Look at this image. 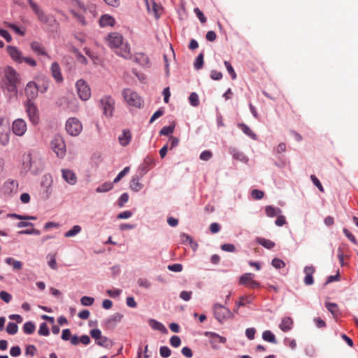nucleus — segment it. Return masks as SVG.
<instances>
[{
  "label": "nucleus",
  "instance_id": "1",
  "mask_svg": "<svg viewBox=\"0 0 358 358\" xmlns=\"http://www.w3.org/2000/svg\"><path fill=\"white\" fill-rule=\"evenodd\" d=\"M44 162L37 152H28L22 155V169L26 172L38 175L44 170Z\"/></svg>",
  "mask_w": 358,
  "mask_h": 358
},
{
  "label": "nucleus",
  "instance_id": "2",
  "mask_svg": "<svg viewBox=\"0 0 358 358\" xmlns=\"http://www.w3.org/2000/svg\"><path fill=\"white\" fill-rule=\"evenodd\" d=\"M108 45L112 49H116L115 52L126 59L131 58L130 47L128 43L124 42L122 34L113 32L108 35Z\"/></svg>",
  "mask_w": 358,
  "mask_h": 358
},
{
  "label": "nucleus",
  "instance_id": "3",
  "mask_svg": "<svg viewBox=\"0 0 358 358\" xmlns=\"http://www.w3.org/2000/svg\"><path fill=\"white\" fill-rule=\"evenodd\" d=\"M3 77L6 80L4 85L8 92L11 96H17V85L20 83V75L11 66H7L3 69Z\"/></svg>",
  "mask_w": 358,
  "mask_h": 358
},
{
  "label": "nucleus",
  "instance_id": "4",
  "mask_svg": "<svg viewBox=\"0 0 358 358\" xmlns=\"http://www.w3.org/2000/svg\"><path fill=\"white\" fill-rule=\"evenodd\" d=\"M215 318L221 324L226 320L234 317L233 313L227 307L220 303H215L213 306Z\"/></svg>",
  "mask_w": 358,
  "mask_h": 358
},
{
  "label": "nucleus",
  "instance_id": "5",
  "mask_svg": "<svg viewBox=\"0 0 358 358\" xmlns=\"http://www.w3.org/2000/svg\"><path fill=\"white\" fill-rule=\"evenodd\" d=\"M50 146L57 157L62 159L66 155V145L61 135L56 134L53 137L50 142Z\"/></svg>",
  "mask_w": 358,
  "mask_h": 358
},
{
  "label": "nucleus",
  "instance_id": "6",
  "mask_svg": "<svg viewBox=\"0 0 358 358\" xmlns=\"http://www.w3.org/2000/svg\"><path fill=\"white\" fill-rule=\"evenodd\" d=\"M24 106L30 122L33 125H37L40 122V113L37 106L30 100H27Z\"/></svg>",
  "mask_w": 358,
  "mask_h": 358
},
{
  "label": "nucleus",
  "instance_id": "7",
  "mask_svg": "<svg viewBox=\"0 0 358 358\" xmlns=\"http://www.w3.org/2000/svg\"><path fill=\"white\" fill-rule=\"evenodd\" d=\"M122 96L125 101L129 106H134L136 108H141L143 101L141 98L136 92L130 89H124L122 91Z\"/></svg>",
  "mask_w": 358,
  "mask_h": 358
},
{
  "label": "nucleus",
  "instance_id": "8",
  "mask_svg": "<svg viewBox=\"0 0 358 358\" xmlns=\"http://www.w3.org/2000/svg\"><path fill=\"white\" fill-rule=\"evenodd\" d=\"M83 126L76 117L69 118L66 122V132L72 136H77L82 131Z\"/></svg>",
  "mask_w": 358,
  "mask_h": 358
},
{
  "label": "nucleus",
  "instance_id": "9",
  "mask_svg": "<svg viewBox=\"0 0 358 358\" xmlns=\"http://www.w3.org/2000/svg\"><path fill=\"white\" fill-rule=\"evenodd\" d=\"M100 105L103 114L107 117H112L115 108V100L110 96L106 95L100 99Z\"/></svg>",
  "mask_w": 358,
  "mask_h": 358
},
{
  "label": "nucleus",
  "instance_id": "10",
  "mask_svg": "<svg viewBox=\"0 0 358 358\" xmlns=\"http://www.w3.org/2000/svg\"><path fill=\"white\" fill-rule=\"evenodd\" d=\"M76 87L77 90V93L82 100L87 101L90 98V87L84 80H78L76 83Z\"/></svg>",
  "mask_w": 358,
  "mask_h": 358
},
{
  "label": "nucleus",
  "instance_id": "11",
  "mask_svg": "<svg viewBox=\"0 0 358 358\" xmlns=\"http://www.w3.org/2000/svg\"><path fill=\"white\" fill-rule=\"evenodd\" d=\"M155 160L150 156H147L143 162L139 165L138 173L141 177H143L151 169L155 166Z\"/></svg>",
  "mask_w": 358,
  "mask_h": 358
},
{
  "label": "nucleus",
  "instance_id": "12",
  "mask_svg": "<svg viewBox=\"0 0 358 358\" xmlns=\"http://www.w3.org/2000/svg\"><path fill=\"white\" fill-rule=\"evenodd\" d=\"M27 123L22 118H17L13 122L12 131L17 136H22L27 131Z\"/></svg>",
  "mask_w": 358,
  "mask_h": 358
},
{
  "label": "nucleus",
  "instance_id": "13",
  "mask_svg": "<svg viewBox=\"0 0 358 358\" xmlns=\"http://www.w3.org/2000/svg\"><path fill=\"white\" fill-rule=\"evenodd\" d=\"M38 17V20L43 24L47 25L49 27H53L57 24V20L54 16L51 15H47L43 9H40L35 13Z\"/></svg>",
  "mask_w": 358,
  "mask_h": 358
},
{
  "label": "nucleus",
  "instance_id": "14",
  "mask_svg": "<svg viewBox=\"0 0 358 358\" xmlns=\"http://www.w3.org/2000/svg\"><path fill=\"white\" fill-rule=\"evenodd\" d=\"M18 188V182L15 180L8 179L3 185L2 192L3 194L10 196L15 193Z\"/></svg>",
  "mask_w": 358,
  "mask_h": 358
},
{
  "label": "nucleus",
  "instance_id": "15",
  "mask_svg": "<svg viewBox=\"0 0 358 358\" xmlns=\"http://www.w3.org/2000/svg\"><path fill=\"white\" fill-rule=\"evenodd\" d=\"M38 94V88L37 83L34 81H29L25 87V94L27 100L32 101L36 99Z\"/></svg>",
  "mask_w": 358,
  "mask_h": 358
},
{
  "label": "nucleus",
  "instance_id": "16",
  "mask_svg": "<svg viewBox=\"0 0 358 358\" xmlns=\"http://www.w3.org/2000/svg\"><path fill=\"white\" fill-rule=\"evenodd\" d=\"M203 334L205 336L210 338V343L213 348H218V343L224 344L227 342L225 337L221 336L215 332L205 331Z\"/></svg>",
  "mask_w": 358,
  "mask_h": 358
},
{
  "label": "nucleus",
  "instance_id": "17",
  "mask_svg": "<svg viewBox=\"0 0 358 358\" xmlns=\"http://www.w3.org/2000/svg\"><path fill=\"white\" fill-rule=\"evenodd\" d=\"M10 141V129L2 124L0 120V143L5 146L8 144Z\"/></svg>",
  "mask_w": 358,
  "mask_h": 358
},
{
  "label": "nucleus",
  "instance_id": "18",
  "mask_svg": "<svg viewBox=\"0 0 358 358\" xmlns=\"http://www.w3.org/2000/svg\"><path fill=\"white\" fill-rule=\"evenodd\" d=\"M123 317V315L119 313H116L107 318L104 321V324L106 329H113L115 327L117 324L120 322Z\"/></svg>",
  "mask_w": 358,
  "mask_h": 358
},
{
  "label": "nucleus",
  "instance_id": "19",
  "mask_svg": "<svg viewBox=\"0 0 358 358\" xmlns=\"http://www.w3.org/2000/svg\"><path fill=\"white\" fill-rule=\"evenodd\" d=\"M7 52L13 60L18 64H22V52L15 46L8 45Z\"/></svg>",
  "mask_w": 358,
  "mask_h": 358
},
{
  "label": "nucleus",
  "instance_id": "20",
  "mask_svg": "<svg viewBox=\"0 0 358 358\" xmlns=\"http://www.w3.org/2000/svg\"><path fill=\"white\" fill-rule=\"evenodd\" d=\"M315 271V268L313 266H306L304 267L303 272L306 273V276L303 282L306 285H312L314 283L313 275Z\"/></svg>",
  "mask_w": 358,
  "mask_h": 358
},
{
  "label": "nucleus",
  "instance_id": "21",
  "mask_svg": "<svg viewBox=\"0 0 358 358\" xmlns=\"http://www.w3.org/2000/svg\"><path fill=\"white\" fill-rule=\"evenodd\" d=\"M229 152L232 155L233 158L236 160L241 161L245 164L248 162V158L244 155V153L239 151L234 147H229Z\"/></svg>",
  "mask_w": 358,
  "mask_h": 358
},
{
  "label": "nucleus",
  "instance_id": "22",
  "mask_svg": "<svg viewBox=\"0 0 358 358\" xmlns=\"http://www.w3.org/2000/svg\"><path fill=\"white\" fill-rule=\"evenodd\" d=\"M43 178L44 180L43 181V185L45 187L43 193L45 194V199H48L52 194L51 185L52 183V180L50 175H45Z\"/></svg>",
  "mask_w": 358,
  "mask_h": 358
},
{
  "label": "nucleus",
  "instance_id": "23",
  "mask_svg": "<svg viewBox=\"0 0 358 358\" xmlns=\"http://www.w3.org/2000/svg\"><path fill=\"white\" fill-rule=\"evenodd\" d=\"M62 178L70 185H75L77 182L76 174L69 169H62Z\"/></svg>",
  "mask_w": 358,
  "mask_h": 358
},
{
  "label": "nucleus",
  "instance_id": "24",
  "mask_svg": "<svg viewBox=\"0 0 358 358\" xmlns=\"http://www.w3.org/2000/svg\"><path fill=\"white\" fill-rule=\"evenodd\" d=\"M99 22V25L101 27H105L108 26L113 27L115 24V18L113 16L108 14L101 15Z\"/></svg>",
  "mask_w": 358,
  "mask_h": 358
},
{
  "label": "nucleus",
  "instance_id": "25",
  "mask_svg": "<svg viewBox=\"0 0 358 358\" xmlns=\"http://www.w3.org/2000/svg\"><path fill=\"white\" fill-rule=\"evenodd\" d=\"M293 320L290 317H286L282 319L279 328L283 332H287L293 328Z\"/></svg>",
  "mask_w": 358,
  "mask_h": 358
},
{
  "label": "nucleus",
  "instance_id": "26",
  "mask_svg": "<svg viewBox=\"0 0 358 358\" xmlns=\"http://www.w3.org/2000/svg\"><path fill=\"white\" fill-rule=\"evenodd\" d=\"M52 76L57 83L63 80L59 65L57 62H53L51 65Z\"/></svg>",
  "mask_w": 358,
  "mask_h": 358
},
{
  "label": "nucleus",
  "instance_id": "27",
  "mask_svg": "<svg viewBox=\"0 0 358 358\" xmlns=\"http://www.w3.org/2000/svg\"><path fill=\"white\" fill-rule=\"evenodd\" d=\"M134 61L142 66H146L149 63V58L145 54L138 52L134 55Z\"/></svg>",
  "mask_w": 358,
  "mask_h": 358
},
{
  "label": "nucleus",
  "instance_id": "28",
  "mask_svg": "<svg viewBox=\"0 0 358 358\" xmlns=\"http://www.w3.org/2000/svg\"><path fill=\"white\" fill-rule=\"evenodd\" d=\"M118 140L121 145L127 146L131 140V134L129 129H124L122 134L118 137Z\"/></svg>",
  "mask_w": 358,
  "mask_h": 358
},
{
  "label": "nucleus",
  "instance_id": "29",
  "mask_svg": "<svg viewBox=\"0 0 358 358\" xmlns=\"http://www.w3.org/2000/svg\"><path fill=\"white\" fill-rule=\"evenodd\" d=\"M31 48L38 55L48 56L43 45L38 41H33L31 43Z\"/></svg>",
  "mask_w": 358,
  "mask_h": 358
},
{
  "label": "nucleus",
  "instance_id": "30",
  "mask_svg": "<svg viewBox=\"0 0 358 358\" xmlns=\"http://www.w3.org/2000/svg\"><path fill=\"white\" fill-rule=\"evenodd\" d=\"M148 324L151 327V328L155 330H158L162 332L163 334H166L168 332V330L165 327V326L162 323L157 321L155 319H150L148 320Z\"/></svg>",
  "mask_w": 358,
  "mask_h": 358
},
{
  "label": "nucleus",
  "instance_id": "31",
  "mask_svg": "<svg viewBox=\"0 0 358 358\" xmlns=\"http://www.w3.org/2000/svg\"><path fill=\"white\" fill-rule=\"evenodd\" d=\"M142 177L138 175H135L132 177V179L131 180L130 183V187L131 189L134 192H139L143 187V184L139 182L140 179Z\"/></svg>",
  "mask_w": 358,
  "mask_h": 358
},
{
  "label": "nucleus",
  "instance_id": "32",
  "mask_svg": "<svg viewBox=\"0 0 358 358\" xmlns=\"http://www.w3.org/2000/svg\"><path fill=\"white\" fill-rule=\"evenodd\" d=\"M238 127L240 128L242 131L253 140L257 139V136L250 129V128L245 123H238Z\"/></svg>",
  "mask_w": 358,
  "mask_h": 358
},
{
  "label": "nucleus",
  "instance_id": "33",
  "mask_svg": "<svg viewBox=\"0 0 358 358\" xmlns=\"http://www.w3.org/2000/svg\"><path fill=\"white\" fill-rule=\"evenodd\" d=\"M255 241L264 248L271 250L275 246V243L271 240L262 237H257Z\"/></svg>",
  "mask_w": 358,
  "mask_h": 358
},
{
  "label": "nucleus",
  "instance_id": "34",
  "mask_svg": "<svg viewBox=\"0 0 358 358\" xmlns=\"http://www.w3.org/2000/svg\"><path fill=\"white\" fill-rule=\"evenodd\" d=\"M37 87L41 93L46 92L49 87V80L45 76L41 78V80H38Z\"/></svg>",
  "mask_w": 358,
  "mask_h": 358
},
{
  "label": "nucleus",
  "instance_id": "35",
  "mask_svg": "<svg viewBox=\"0 0 358 358\" xmlns=\"http://www.w3.org/2000/svg\"><path fill=\"white\" fill-rule=\"evenodd\" d=\"M282 212L281 209L278 207H273V206H267L265 208V213L268 217H273Z\"/></svg>",
  "mask_w": 358,
  "mask_h": 358
},
{
  "label": "nucleus",
  "instance_id": "36",
  "mask_svg": "<svg viewBox=\"0 0 358 358\" xmlns=\"http://www.w3.org/2000/svg\"><path fill=\"white\" fill-rule=\"evenodd\" d=\"M255 274L252 273H245L239 278V284L242 285H248L252 280H254Z\"/></svg>",
  "mask_w": 358,
  "mask_h": 358
},
{
  "label": "nucleus",
  "instance_id": "37",
  "mask_svg": "<svg viewBox=\"0 0 358 358\" xmlns=\"http://www.w3.org/2000/svg\"><path fill=\"white\" fill-rule=\"evenodd\" d=\"M5 262L13 266L14 270H20L22 267V264L20 261L16 260L13 257H7L5 259Z\"/></svg>",
  "mask_w": 358,
  "mask_h": 358
},
{
  "label": "nucleus",
  "instance_id": "38",
  "mask_svg": "<svg viewBox=\"0 0 358 358\" xmlns=\"http://www.w3.org/2000/svg\"><path fill=\"white\" fill-rule=\"evenodd\" d=\"M262 338L271 343H277L275 335L269 330H266L262 334Z\"/></svg>",
  "mask_w": 358,
  "mask_h": 358
},
{
  "label": "nucleus",
  "instance_id": "39",
  "mask_svg": "<svg viewBox=\"0 0 358 358\" xmlns=\"http://www.w3.org/2000/svg\"><path fill=\"white\" fill-rule=\"evenodd\" d=\"M23 331L26 334H31L35 331L36 326L31 321L26 322L22 327Z\"/></svg>",
  "mask_w": 358,
  "mask_h": 358
},
{
  "label": "nucleus",
  "instance_id": "40",
  "mask_svg": "<svg viewBox=\"0 0 358 358\" xmlns=\"http://www.w3.org/2000/svg\"><path fill=\"white\" fill-rule=\"evenodd\" d=\"M113 187V182H106L101 184V185H99L98 187H96V192H99V193L107 192L110 191Z\"/></svg>",
  "mask_w": 358,
  "mask_h": 358
},
{
  "label": "nucleus",
  "instance_id": "41",
  "mask_svg": "<svg viewBox=\"0 0 358 358\" xmlns=\"http://www.w3.org/2000/svg\"><path fill=\"white\" fill-rule=\"evenodd\" d=\"M96 344L98 345L106 348H110L113 346V341L108 338L106 336H102L99 341H96Z\"/></svg>",
  "mask_w": 358,
  "mask_h": 358
},
{
  "label": "nucleus",
  "instance_id": "42",
  "mask_svg": "<svg viewBox=\"0 0 358 358\" xmlns=\"http://www.w3.org/2000/svg\"><path fill=\"white\" fill-rule=\"evenodd\" d=\"M81 227L79 225H74L71 229L69 230L64 234V236L66 238L73 237L78 234L81 231Z\"/></svg>",
  "mask_w": 358,
  "mask_h": 358
},
{
  "label": "nucleus",
  "instance_id": "43",
  "mask_svg": "<svg viewBox=\"0 0 358 358\" xmlns=\"http://www.w3.org/2000/svg\"><path fill=\"white\" fill-rule=\"evenodd\" d=\"M252 302V296H241L238 302H236V306H244L246 304H250Z\"/></svg>",
  "mask_w": 358,
  "mask_h": 358
},
{
  "label": "nucleus",
  "instance_id": "44",
  "mask_svg": "<svg viewBox=\"0 0 358 358\" xmlns=\"http://www.w3.org/2000/svg\"><path fill=\"white\" fill-rule=\"evenodd\" d=\"M38 334L42 336H48L50 335V329L45 322L41 323Z\"/></svg>",
  "mask_w": 358,
  "mask_h": 358
},
{
  "label": "nucleus",
  "instance_id": "45",
  "mask_svg": "<svg viewBox=\"0 0 358 358\" xmlns=\"http://www.w3.org/2000/svg\"><path fill=\"white\" fill-rule=\"evenodd\" d=\"M203 53L201 52L196 58L194 62V66L196 70L202 69L203 65Z\"/></svg>",
  "mask_w": 358,
  "mask_h": 358
},
{
  "label": "nucleus",
  "instance_id": "46",
  "mask_svg": "<svg viewBox=\"0 0 358 358\" xmlns=\"http://www.w3.org/2000/svg\"><path fill=\"white\" fill-rule=\"evenodd\" d=\"M18 331V327L17 324L15 322H10L8 323L6 327V332L8 334L14 335Z\"/></svg>",
  "mask_w": 358,
  "mask_h": 358
},
{
  "label": "nucleus",
  "instance_id": "47",
  "mask_svg": "<svg viewBox=\"0 0 358 358\" xmlns=\"http://www.w3.org/2000/svg\"><path fill=\"white\" fill-rule=\"evenodd\" d=\"M325 307L334 315L338 312V307L336 303L327 302L325 303Z\"/></svg>",
  "mask_w": 358,
  "mask_h": 358
},
{
  "label": "nucleus",
  "instance_id": "48",
  "mask_svg": "<svg viewBox=\"0 0 358 358\" xmlns=\"http://www.w3.org/2000/svg\"><path fill=\"white\" fill-rule=\"evenodd\" d=\"M188 99L192 106L196 107L199 105V96L196 92H192Z\"/></svg>",
  "mask_w": 358,
  "mask_h": 358
},
{
  "label": "nucleus",
  "instance_id": "49",
  "mask_svg": "<svg viewBox=\"0 0 358 358\" xmlns=\"http://www.w3.org/2000/svg\"><path fill=\"white\" fill-rule=\"evenodd\" d=\"M175 129V125H169L162 127L159 131V135L161 136H169L171 135Z\"/></svg>",
  "mask_w": 358,
  "mask_h": 358
},
{
  "label": "nucleus",
  "instance_id": "50",
  "mask_svg": "<svg viewBox=\"0 0 358 358\" xmlns=\"http://www.w3.org/2000/svg\"><path fill=\"white\" fill-rule=\"evenodd\" d=\"M224 64L228 73L231 76V79L235 80L236 78V73L232 65L231 64V63L228 61H224Z\"/></svg>",
  "mask_w": 358,
  "mask_h": 358
},
{
  "label": "nucleus",
  "instance_id": "51",
  "mask_svg": "<svg viewBox=\"0 0 358 358\" xmlns=\"http://www.w3.org/2000/svg\"><path fill=\"white\" fill-rule=\"evenodd\" d=\"M271 265L276 269H280L285 266V263L282 259L275 257L272 259Z\"/></svg>",
  "mask_w": 358,
  "mask_h": 358
},
{
  "label": "nucleus",
  "instance_id": "52",
  "mask_svg": "<svg viewBox=\"0 0 358 358\" xmlns=\"http://www.w3.org/2000/svg\"><path fill=\"white\" fill-rule=\"evenodd\" d=\"M130 168L129 166H126L124 169L121 171L117 176L113 180V183H117L120 180L129 172Z\"/></svg>",
  "mask_w": 358,
  "mask_h": 358
},
{
  "label": "nucleus",
  "instance_id": "53",
  "mask_svg": "<svg viewBox=\"0 0 358 358\" xmlns=\"http://www.w3.org/2000/svg\"><path fill=\"white\" fill-rule=\"evenodd\" d=\"M19 234H25V235H36L39 236L41 234V231L36 229H27L24 230H22L18 231Z\"/></svg>",
  "mask_w": 358,
  "mask_h": 358
},
{
  "label": "nucleus",
  "instance_id": "54",
  "mask_svg": "<svg viewBox=\"0 0 358 358\" xmlns=\"http://www.w3.org/2000/svg\"><path fill=\"white\" fill-rule=\"evenodd\" d=\"M6 25L9 28L12 29L16 34H17L20 36H24L25 34V32L24 31H22L19 27H17L16 24L9 22H5Z\"/></svg>",
  "mask_w": 358,
  "mask_h": 358
},
{
  "label": "nucleus",
  "instance_id": "55",
  "mask_svg": "<svg viewBox=\"0 0 358 358\" xmlns=\"http://www.w3.org/2000/svg\"><path fill=\"white\" fill-rule=\"evenodd\" d=\"M94 299L91 296H84L80 299V303L83 306H88L93 304Z\"/></svg>",
  "mask_w": 358,
  "mask_h": 358
},
{
  "label": "nucleus",
  "instance_id": "56",
  "mask_svg": "<svg viewBox=\"0 0 358 358\" xmlns=\"http://www.w3.org/2000/svg\"><path fill=\"white\" fill-rule=\"evenodd\" d=\"M128 200H129V194L126 192L123 193L119 197L117 204L120 207H123L124 206V204L128 201Z\"/></svg>",
  "mask_w": 358,
  "mask_h": 358
},
{
  "label": "nucleus",
  "instance_id": "57",
  "mask_svg": "<svg viewBox=\"0 0 358 358\" xmlns=\"http://www.w3.org/2000/svg\"><path fill=\"white\" fill-rule=\"evenodd\" d=\"M192 291H185V290H183L180 293V298L181 299H182L183 301H189L191 298H192Z\"/></svg>",
  "mask_w": 358,
  "mask_h": 358
},
{
  "label": "nucleus",
  "instance_id": "58",
  "mask_svg": "<svg viewBox=\"0 0 358 358\" xmlns=\"http://www.w3.org/2000/svg\"><path fill=\"white\" fill-rule=\"evenodd\" d=\"M220 248L223 251L226 252H235L236 251L235 245L231 243L222 244Z\"/></svg>",
  "mask_w": 358,
  "mask_h": 358
},
{
  "label": "nucleus",
  "instance_id": "59",
  "mask_svg": "<svg viewBox=\"0 0 358 358\" xmlns=\"http://www.w3.org/2000/svg\"><path fill=\"white\" fill-rule=\"evenodd\" d=\"M213 157V153L210 150H204L200 154L199 158L203 161H208Z\"/></svg>",
  "mask_w": 358,
  "mask_h": 358
},
{
  "label": "nucleus",
  "instance_id": "60",
  "mask_svg": "<svg viewBox=\"0 0 358 358\" xmlns=\"http://www.w3.org/2000/svg\"><path fill=\"white\" fill-rule=\"evenodd\" d=\"M170 344L173 347V348H178L180 345L181 344V339L179 336H173L171 337L170 338Z\"/></svg>",
  "mask_w": 358,
  "mask_h": 358
},
{
  "label": "nucleus",
  "instance_id": "61",
  "mask_svg": "<svg viewBox=\"0 0 358 358\" xmlns=\"http://www.w3.org/2000/svg\"><path fill=\"white\" fill-rule=\"evenodd\" d=\"M343 232L345 236L354 244H357V241L354 235L346 228L343 229Z\"/></svg>",
  "mask_w": 358,
  "mask_h": 358
},
{
  "label": "nucleus",
  "instance_id": "62",
  "mask_svg": "<svg viewBox=\"0 0 358 358\" xmlns=\"http://www.w3.org/2000/svg\"><path fill=\"white\" fill-rule=\"evenodd\" d=\"M159 353L162 357L166 358L171 355V351L167 346H162L159 348Z\"/></svg>",
  "mask_w": 358,
  "mask_h": 358
},
{
  "label": "nucleus",
  "instance_id": "63",
  "mask_svg": "<svg viewBox=\"0 0 358 358\" xmlns=\"http://www.w3.org/2000/svg\"><path fill=\"white\" fill-rule=\"evenodd\" d=\"M0 298L6 303H9L12 299V296L10 294L6 291L0 292Z\"/></svg>",
  "mask_w": 358,
  "mask_h": 358
},
{
  "label": "nucleus",
  "instance_id": "64",
  "mask_svg": "<svg viewBox=\"0 0 358 358\" xmlns=\"http://www.w3.org/2000/svg\"><path fill=\"white\" fill-rule=\"evenodd\" d=\"M264 195V192L259 189H253L251 192V196L254 199H261Z\"/></svg>",
  "mask_w": 358,
  "mask_h": 358
}]
</instances>
